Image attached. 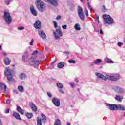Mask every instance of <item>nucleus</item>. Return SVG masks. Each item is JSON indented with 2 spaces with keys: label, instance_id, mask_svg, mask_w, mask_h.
Wrapping results in <instances>:
<instances>
[{
  "label": "nucleus",
  "instance_id": "obj_48",
  "mask_svg": "<svg viewBox=\"0 0 125 125\" xmlns=\"http://www.w3.org/2000/svg\"><path fill=\"white\" fill-rule=\"evenodd\" d=\"M96 16V19H97V22H99V16L98 15L95 14Z\"/></svg>",
  "mask_w": 125,
  "mask_h": 125
},
{
  "label": "nucleus",
  "instance_id": "obj_3",
  "mask_svg": "<svg viewBox=\"0 0 125 125\" xmlns=\"http://www.w3.org/2000/svg\"><path fill=\"white\" fill-rule=\"evenodd\" d=\"M36 6L40 12H43L45 10V5L41 0H37Z\"/></svg>",
  "mask_w": 125,
  "mask_h": 125
},
{
  "label": "nucleus",
  "instance_id": "obj_54",
  "mask_svg": "<svg viewBox=\"0 0 125 125\" xmlns=\"http://www.w3.org/2000/svg\"><path fill=\"white\" fill-rule=\"evenodd\" d=\"M13 92H14V93H16V94H18V91L17 90H14L13 91Z\"/></svg>",
  "mask_w": 125,
  "mask_h": 125
},
{
  "label": "nucleus",
  "instance_id": "obj_1",
  "mask_svg": "<svg viewBox=\"0 0 125 125\" xmlns=\"http://www.w3.org/2000/svg\"><path fill=\"white\" fill-rule=\"evenodd\" d=\"M4 19L8 25H10L12 22V17L10 15V13L8 10H5L4 12Z\"/></svg>",
  "mask_w": 125,
  "mask_h": 125
},
{
  "label": "nucleus",
  "instance_id": "obj_9",
  "mask_svg": "<svg viewBox=\"0 0 125 125\" xmlns=\"http://www.w3.org/2000/svg\"><path fill=\"white\" fill-rule=\"evenodd\" d=\"M120 75L116 74H114L113 75H107L106 78L108 80H110V81H118L119 79H120Z\"/></svg>",
  "mask_w": 125,
  "mask_h": 125
},
{
  "label": "nucleus",
  "instance_id": "obj_56",
  "mask_svg": "<svg viewBox=\"0 0 125 125\" xmlns=\"http://www.w3.org/2000/svg\"><path fill=\"white\" fill-rule=\"evenodd\" d=\"M85 12L86 16H88V10H87V9L85 10Z\"/></svg>",
  "mask_w": 125,
  "mask_h": 125
},
{
  "label": "nucleus",
  "instance_id": "obj_42",
  "mask_svg": "<svg viewBox=\"0 0 125 125\" xmlns=\"http://www.w3.org/2000/svg\"><path fill=\"white\" fill-rule=\"evenodd\" d=\"M47 94L50 98H51L52 97V94H51V92H47Z\"/></svg>",
  "mask_w": 125,
  "mask_h": 125
},
{
  "label": "nucleus",
  "instance_id": "obj_26",
  "mask_svg": "<svg viewBox=\"0 0 125 125\" xmlns=\"http://www.w3.org/2000/svg\"><path fill=\"white\" fill-rule=\"evenodd\" d=\"M115 99L118 101V102H122V101H123V96L116 95Z\"/></svg>",
  "mask_w": 125,
  "mask_h": 125
},
{
  "label": "nucleus",
  "instance_id": "obj_22",
  "mask_svg": "<svg viewBox=\"0 0 125 125\" xmlns=\"http://www.w3.org/2000/svg\"><path fill=\"white\" fill-rule=\"evenodd\" d=\"M64 66L65 63L63 62H60L57 65V67L59 68V69H62V68H64Z\"/></svg>",
  "mask_w": 125,
  "mask_h": 125
},
{
  "label": "nucleus",
  "instance_id": "obj_11",
  "mask_svg": "<svg viewBox=\"0 0 125 125\" xmlns=\"http://www.w3.org/2000/svg\"><path fill=\"white\" fill-rule=\"evenodd\" d=\"M106 106L109 110L111 111H117L118 110V105L117 104H106Z\"/></svg>",
  "mask_w": 125,
  "mask_h": 125
},
{
  "label": "nucleus",
  "instance_id": "obj_27",
  "mask_svg": "<svg viewBox=\"0 0 125 125\" xmlns=\"http://www.w3.org/2000/svg\"><path fill=\"white\" fill-rule=\"evenodd\" d=\"M117 110H120L121 111H125V107L123 105L119 104L117 105Z\"/></svg>",
  "mask_w": 125,
  "mask_h": 125
},
{
  "label": "nucleus",
  "instance_id": "obj_10",
  "mask_svg": "<svg viewBox=\"0 0 125 125\" xmlns=\"http://www.w3.org/2000/svg\"><path fill=\"white\" fill-rule=\"evenodd\" d=\"M52 102L56 107H59L60 106V99L58 98H53L52 99Z\"/></svg>",
  "mask_w": 125,
  "mask_h": 125
},
{
  "label": "nucleus",
  "instance_id": "obj_23",
  "mask_svg": "<svg viewBox=\"0 0 125 125\" xmlns=\"http://www.w3.org/2000/svg\"><path fill=\"white\" fill-rule=\"evenodd\" d=\"M13 116L17 120H22V119H21V117H20V115L19 114V113H18L17 112H14Z\"/></svg>",
  "mask_w": 125,
  "mask_h": 125
},
{
  "label": "nucleus",
  "instance_id": "obj_25",
  "mask_svg": "<svg viewBox=\"0 0 125 125\" xmlns=\"http://www.w3.org/2000/svg\"><path fill=\"white\" fill-rule=\"evenodd\" d=\"M17 110L21 115H24V110H23L20 106L17 107Z\"/></svg>",
  "mask_w": 125,
  "mask_h": 125
},
{
  "label": "nucleus",
  "instance_id": "obj_20",
  "mask_svg": "<svg viewBox=\"0 0 125 125\" xmlns=\"http://www.w3.org/2000/svg\"><path fill=\"white\" fill-rule=\"evenodd\" d=\"M0 89L1 90H4V93H5V91H6L7 86L5 84H3V83H0Z\"/></svg>",
  "mask_w": 125,
  "mask_h": 125
},
{
  "label": "nucleus",
  "instance_id": "obj_47",
  "mask_svg": "<svg viewBox=\"0 0 125 125\" xmlns=\"http://www.w3.org/2000/svg\"><path fill=\"white\" fill-rule=\"evenodd\" d=\"M123 44H124V43H123L122 42H118L117 45H118L119 47H121V46L123 45Z\"/></svg>",
  "mask_w": 125,
  "mask_h": 125
},
{
  "label": "nucleus",
  "instance_id": "obj_63",
  "mask_svg": "<svg viewBox=\"0 0 125 125\" xmlns=\"http://www.w3.org/2000/svg\"><path fill=\"white\" fill-rule=\"evenodd\" d=\"M67 125H71V123H68L67 124Z\"/></svg>",
  "mask_w": 125,
  "mask_h": 125
},
{
  "label": "nucleus",
  "instance_id": "obj_52",
  "mask_svg": "<svg viewBox=\"0 0 125 125\" xmlns=\"http://www.w3.org/2000/svg\"><path fill=\"white\" fill-rule=\"evenodd\" d=\"M62 29H63V30H67V25H64L62 26Z\"/></svg>",
  "mask_w": 125,
  "mask_h": 125
},
{
  "label": "nucleus",
  "instance_id": "obj_64",
  "mask_svg": "<svg viewBox=\"0 0 125 125\" xmlns=\"http://www.w3.org/2000/svg\"><path fill=\"white\" fill-rule=\"evenodd\" d=\"M0 50H1V45H0Z\"/></svg>",
  "mask_w": 125,
  "mask_h": 125
},
{
  "label": "nucleus",
  "instance_id": "obj_33",
  "mask_svg": "<svg viewBox=\"0 0 125 125\" xmlns=\"http://www.w3.org/2000/svg\"><path fill=\"white\" fill-rule=\"evenodd\" d=\"M54 125H61V121H60V120L57 119L56 120Z\"/></svg>",
  "mask_w": 125,
  "mask_h": 125
},
{
  "label": "nucleus",
  "instance_id": "obj_38",
  "mask_svg": "<svg viewBox=\"0 0 125 125\" xmlns=\"http://www.w3.org/2000/svg\"><path fill=\"white\" fill-rule=\"evenodd\" d=\"M54 63H55V61L53 62L51 64H50V67H49V69H53L54 68Z\"/></svg>",
  "mask_w": 125,
  "mask_h": 125
},
{
  "label": "nucleus",
  "instance_id": "obj_59",
  "mask_svg": "<svg viewBox=\"0 0 125 125\" xmlns=\"http://www.w3.org/2000/svg\"><path fill=\"white\" fill-rule=\"evenodd\" d=\"M75 82H76V83H78L79 82V80H78V78H76L75 79Z\"/></svg>",
  "mask_w": 125,
  "mask_h": 125
},
{
  "label": "nucleus",
  "instance_id": "obj_37",
  "mask_svg": "<svg viewBox=\"0 0 125 125\" xmlns=\"http://www.w3.org/2000/svg\"><path fill=\"white\" fill-rule=\"evenodd\" d=\"M87 6H88V9H89V10L93 11V8H92V7H91V6H90V4H89V2H87Z\"/></svg>",
  "mask_w": 125,
  "mask_h": 125
},
{
  "label": "nucleus",
  "instance_id": "obj_17",
  "mask_svg": "<svg viewBox=\"0 0 125 125\" xmlns=\"http://www.w3.org/2000/svg\"><path fill=\"white\" fill-rule=\"evenodd\" d=\"M29 106L31 108L33 112H37V111H38V108L37 107V105H35L34 103H29Z\"/></svg>",
  "mask_w": 125,
  "mask_h": 125
},
{
  "label": "nucleus",
  "instance_id": "obj_2",
  "mask_svg": "<svg viewBox=\"0 0 125 125\" xmlns=\"http://www.w3.org/2000/svg\"><path fill=\"white\" fill-rule=\"evenodd\" d=\"M53 33L55 38L56 40H59L60 39V37H63V32L61 31V28L60 26L57 27L56 28V31L54 30Z\"/></svg>",
  "mask_w": 125,
  "mask_h": 125
},
{
  "label": "nucleus",
  "instance_id": "obj_18",
  "mask_svg": "<svg viewBox=\"0 0 125 125\" xmlns=\"http://www.w3.org/2000/svg\"><path fill=\"white\" fill-rule=\"evenodd\" d=\"M95 75L98 78L102 79V80H104V81H106L107 80V77H106L105 76L102 75L101 73H96Z\"/></svg>",
  "mask_w": 125,
  "mask_h": 125
},
{
  "label": "nucleus",
  "instance_id": "obj_30",
  "mask_svg": "<svg viewBox=\"0 0 125 125\" xmlns=\"http://www.w3.org/2000/svg\"><path fill=\"white\" fill-rule=\"evenodd\" d=\"M74 28L76 31H81V27H80V24L76 23L74 26Z\"/></svg>",
  "mask_w": 125,
  "mask_h": 125
},
{
  "label": "nucleus",
  "instance_id": "obj_21",
  "mask_svg": "<svg viewBox=\"0 0 125 125\" xmlns=\"http://www.w3.org/2000/svg\"><path fill=\"white\" fill-rule=\"evenodd\" d=\"M102 61L100 59H97V60L94 61L93 62H92V65H97L98 64H100Z\"/></svg>",
  "mask_w": 125,
  "mask_h": 125
},
{
  "label": "nucleus",
  "instance_id": "obj_46",
  "mask_svg": "<svg viewBox=\"0 0 125 125\" xmlns=\"http://www.w3.org/2000/svg\"><path fill=\"white\" fill-rule=\"evenodd\" d=\"M6 104L8 105H9L10 104V99H7L6 100Z\"/></svg>",
  "mask_w": 125,
  "mask_h": 125
},
{
  "label": "nucleus",
  "instance_id": "obj_29",
  "mask_svg": "<svg viewBox=\"0 0 125 125\" xmlns=\"http://www.w3.org/2000/svg\"><path fill=\"white\" fill-rule=\"evenodd\" d=\"M26 78H27V76H26V74L24 73H21L20 75V79H21V80H25Z\"/></svg>",
  "mask_w": 125,
  "mask_h": 125
},
{
  "label": "nucleus",
  "instance_id": "obj_14",
  "mask_svg": "<svg viewBox=\"0 0 125 125\" xmlns=\"http://www.w3.org/2000/svg\"><path fill=\"white\" fill-rule=\"evenodd\" d=\"M30 10L33 16H37V15H38V12H37V10L35 9V7L33 5L30 6Z\"/></svg>",
  "mask_w": 125,
  "mask_h": 125
},
{
  "label": "nucleus",
  "instance_id": "obj_24",
  "mask_svg": "<svg viewBox=\"0 0 125 125\" xmlns=\"http://www.w3.org/2000/svg\"><path fill=\"white\" fill-rule=\"evenodd\" d=\"M4 62L5 64L6 65H8L10 64V62H11V61L9 60V58H5L4 59Z\"/></svg>",
  "mask_w": 125,
  "mask_h": 125
},
{
  "label": "nucleus",
  "instance_id": "obj_55",
  "mask_svg": "<svg viewBox=\"0 0 125 125\" xmlns=\"http://www.w3.org/2000/svg\"><path fill=\"white\" fill-rule=\"evenodd\" d=\"M5 113L6 114H8L9 113V109H6Z\"/></svg>",
  "mask_w": 125,
  "mask_h": 125
},
{
  "label": "nucleus",
  "instance_id": "obj_61",
  "mask_svg": "<svg viewBox=\"0 0 125 125\" xmlns=\"http://www.w3.org/2000/svg\"><path fill=\"white\" fill-rule=\"evenodd\" d=\"M64 53H65L66 55H69V53L68 52H64Z\"/></svg>",
  "mask_w": 125,
  "mask_h": 125
},
{
  "label": "nucleus",
  "instance_id": "obj_36",
  "mask_svg": "<svg viewBox=\"0 0 125 125\" xmlns=\"http://www.w3.org/2000/svg\"><path fill=\"white\" fill-rule=\"evenodd\" d=\"M107 10H108V9L106 8V6H105V5H103V9L102 10V11H103V12H106Z\"/></svg>",
  "mask_w": 125,
  "mask_h": 125
},
{
  "label": "nucleus",
  "instance_id": "obj_6",
  "mask_svg": "<svg viewBox=\"0 0 125 125\" xmlns=\"http://www.w3.org/2000/svg\"><path fill=\"white\" fill-rule=\"evenodd\" d=\"M29 63L30 66H34L35 68H37L40 65V61H36L34 56L31 57L29 60Z\"/></svg>",
  "mask_w": 125,
  "mask_h": 125
},
{
  "label": "nucleus",
  "instance_id": "obj_13",
  "mask_svg": "<svg viewBox=\"0 0 125 125\" xmlns=\"http://www.w3.org/2000/svg\"><path fill=\"white\" fill-rule=\"evenodd\" d=\"M28 58H29V51L27 50L22 55V60L24 62H27Z\"/></svg>",
  "mask_w": 125,
  "mask_h": 125
},
{
  "label": "nucleus",
  "instance_id": "obj_50",
  "mask_svg": "<svg viewBox=\"0 0 125 125\" xmlns=\"http://www.w3.org/2000/svg\"><path fill=\"white\" fill-rule=\"evenodd\" d=\"M101 23H100V21H98V28H100V27H101Z\"/></svg>",
  "mask_w": 125,
  "mask_h": 125
},
{
  "label": "nucleus",
  "instance_id": "obj_39",
  "mask_svg": "<svg viewBox=\"0 0 125 125\" xmlns=\"http://www.w3.org/2000/svg\"><path fill=\"white\" fill-rule=\"evenodd\" d=\"M68 63L70 64H76V62L74 60H70L68 61Z\"/></svg>",
  "mask_w": 125,
  "mask_h": 125
},
{
  "label": "nucleus",
  "instance_id": "obj_51",
  "mask_svg": "<svg viewBox=\"0 0 125 125\" xmlns=\"http://www.w3.org/2000/svg\"><path fill=\"white\" fill-rule=\"evenodd\" d=\"M39 52H38V51L35 50L33 53L32 55H35V54H38Z\"/></svg>",
  "mask_w": 125,
  "mask_h": 125
},
{
  "label": "nucleus",
  "instance_id": "obj_5",
  "mask_svg": "<svg viewBox=\"0 0 125 125\" xmlns=\"http://www.w3.org/2000/svg\"><path fill=\"white\" fill-rule=\"evenodd\" d=\"M103 18L106 24H108V25L114 24V20L112 19L110 15L104 14L103 15Z\"/></svg>",
  "mask_w": 125,
  "mask_h": 125
},
{
  "label": "nucleus",
  "instance_id": "obj_12",
  "mask_svg": "<svg viewBox=\"0 0 125 125\" xmlns=\"http://www.w3.org/2000/svg\"><path fill=\"white\" fill-rule=\"evenodd\" d=\"M46 2H48L50 4L54 6H57L58 5V0H44Z\"/></svg>",
  "mask_w": 125,
  "mask_h": 125
},
{
  "label": "nucleus",
  "instance_id": "obj_53",
  "mask_svg": "<svg viewBox=\"0 0 125 125\" xmlns=\"http://www.w3.org/2000/svg\"><path fill=\"white\" fill-rule=\"evenodd\" d=\"M33 43H34V39H32L31 42L30 43V45H33Z\"/></svg>",
  "mask_w": 125,
  "mask_h": 125
},
{
  "label": "nucleus",
  "instance_id": "obj_32",
  "mask_svg": "<svg viewBox=\"0 0 125 125\" xmlns=\"http://www.w3.org/2000/svg\"><path fill=\"white\" fill-rule=\"evenodd\" d=\"M18 89L20 92H24V88L23 87V86H19L18 87Z\"/></svg>",
  "mask_w": 125,
  "mask_h": 125
},
{
  "label": "nucleus",
  "instance_id": "obj_28",
  "mask_svg": "<svg viewBox=\"0 0 125 125\" xmlns=\"http://www.w3.org/2000/svg\"><path fill=\"white\" fill-rule=\"evenodd\" d=\"M56 84H57V86H58V88H59L60 89H62L64 87V85H63V84L59 82L57 83Z\"/></svg>",
  "mask_w": 125,
  "mask_h": 125
},
{
  "label": "nucleus",
  "instance_id": "obj_44",
  "mask_svg": "<svg viewBox=\"0 0 125 125\" xmlns=\"http://www.w3.org/2000/svg\"><path fill=\"white\" fill-rule=\"evenodd\" d=\"M53 23H54V27L56 28H58V27H57V22H56V21H53Z\"/></svg>",
  "mask_w": 125,
  "mask_h": 125
},
{
  "label": "nucleus",
  "instance_id": "obj_43",
  "mask_svg": "<svg viewBox=\"0 0 125 125\" xmlns=\"http://www.w3.org/2000/svg\"><path fill=\"white\" fill-rule=\"evenodd\" d=\"M24 29H25V27H23V26H21L20 27L18 28V30H19V31H22V30H24Z\"/></svg>",
  "mask_w": 125,
  "mask_h": 125
},
{
  "label": "nucleus",
  "instance_id": "obj_19",
  "mask_svg": "<svg viewBox=\"0 0 125 125\" xmlns=\"http://www.w3.org/2000/svg\"><path fill=\"white\" fill-rule=\"evenodd\" d=\"M41 23L40 21H36L34 23V27L36 29H41Z\"/></svg>",
  "mask_w": 125,
  "mask_h": 125
},
{
  "label": "nucleus",
  "instance_id": "obj_49",
  "mask_svg": "<svg viewBox=\"0 0 125 125\" xmlns=\"http://www.w3.org/2000/svg\"><path fill=\"white\" fill-rule=\"evenodd\" d=\"M56 19V20H59V19H61V16L60 15L57 16Z\"/></svg>",
  "mask_w": 125,
  "mask_h": 125
},
{
  "label": "nucleus",
  "instance_id": "obj_16",
  "mask_svg": "<svg viewBox=\"0 0 125 125\" xmlns=\"http://www.w3.org/2000/svg\"><path fill=\"white\" fill-rule=\"evenodd\" d=\"M115 91L117 92V93H123L125 91V89H123V88H121L120 87L115 86L113 88Z\"/></svg>",
  "mask_w": 125,
  "mask_h": 125
},
{
  "label": "nucleus",
  "instance_id": "obj_40",
  "mask_svg": "<svg viewBox=\"0 0 125 125\" xmlns=\"http://www.w3.org/2000/svg\"><path fill=\"white\" fill-rule=\"evenodd\" d=\"M75 8V5L74 4H70L69 9L70 10H73Z\"/></svg>",
  "mask_w": 125,
  "mask_h": 125
},
{
  "label": "nucleus",
  "instance_id": "obj_57",
  "mask_svg": "<svg viewBox=\"0 0 125 125\" xmlns=\"http://www.w3.org/2000/svg\"><path fill=\"white\" fill-rule=\"evenodd\" d=\"M94 30L95 32H96L97 33H98V32H99V29L94 28Z\"/></svg>",
  "mask_w": 125,
  "mask_h": 125
},
{
  "label": "nucleus",
  "instance_id": "obj_4",
  "mask_svg": "<svg viewBox=\"0 0 125 125\" xmlns=\"http://www.w3.org/2000/svg\"><path fill=\"white\" fill-rule=\"evenodd\" d=\"M77 12L79 17L81 19V20H82V21H84V19H85V15H84L83 9V8L81 6H78Z\"/></svg>",
  "mask_w": 125,
  "mask_h": 125
},
{
  "label": "nucleus",
  "instance_id": "obj_15",
  "mask_svg": "<svg viewBox=\"0 0 125 125\" xmlns=\"http://www.w3.org/2000/svg\"><path fill=\"white\" fill-rule=\"evenodd\" d=\"M38 35H39L40 37L42 38L43 40H45L46 39V34L43 30H39L38 31Z\"/></svg>",
  "mask_w": 125,
  "mask_h": 125
},
{
  "label": "nucleus",
  "instance_id": "obj_41",
  "mask_svg": "<svg viewBox=\"0 0 125 125\" xmlns=\"http://www.w3.org/2000/svg\"><path fill=\"white\" fill-rule=\"evenodd\" d=\"M5 3L7 5H9V4H10V0H5L4 1Z\"/></svg>",
  "mask_w": 125,
  "mask_h": 125
},
{
  "label": "nucleus",
  "instance_id": "obj_58",
  "mask_svg": "<svg viewBox=\"0 0 125 125\" xmlns=\"http://www.w3.org/2000/svg\"><path fill=\"white\" fill-rule=\"evenodd\" d=\"M100 34H101V35H102V34H103V31H102V29L100 30Z\"/></svg>",
  "mask_w": 125,
  "mask_h": 125
},
{
  "label": "nucleus",
  "instance_id": "obj_45",
  "mask_svg": "<svg viewBox=\"0 0 125 125\" xmlns=\"http://www.w3.org/2000/svg\"><path fill=\"white\" fill-rule=\"evenodd\" d=\"M59 91V92H60L62 94H64V93H65V92H64V91L62 89H60Z\"/></svg>",
  "mask_w": 125,
  "mask_h": 125
},
{
  "label": "nucleus",
  "instance_id": "obj_34",
  "mask_svg": "<svg viewBox=\"0 0 125 125\" xmlns=\"http://www.w3.org/2000/svg\"><path fill=\"white\" fill-rule=\"evenodd\" d=\"M25 115L28 119H32L33 117V114L32 113H27V114H25Z\"/></svg>",
  "mask_w": 125,
  "mask_h": 125
},
{
  "label": "nucleus",
  "instance_id": "obj_60",
  "mask_svg": "<svg viewBox=\"0 0 125 125\" xmlns=\"http://www.w3.org/2000/svg\"><path fill=\"white\" fill-rule=\"evenodd\" d=\"M0 125H2V122H1V119L0 118Z\"/></svg>",
  "mask_w": 125,
  "mask_h": 125
},
{
  "label": "nucleus",
  "instance_id": "obj_62",
  "mask_svg": "<svg viewBox=\"0 0 125 125\" xmlns=\"http://www.w3.org/2000/svg\"><path fill=\"white\" fill-rule=\"evenodd\" d=\"M3 55L4 56H6V53H4Z\"/></svg>",
  "mask_w": 125,
  "mask_h": 125
},
{
  "label": "nucleus",
  "instance_id": "obj_31",
  "mask_svg": "<svg viewBox=\"0 0 125 125\" xmlns=\"http://www.w3.org/2000/svg\"><path fill=\"white\" fill-rule=\"evenodd\" d=\"M105 60L107 63H109V64H112L114 63V62L112 60H111V59H109V58H106L105 59Z\"/></svg>",
  "mask_w": 125,
  "mask_h": 125
},
{
  "label": "nucleus",
  "instance_id": "obj_35",
  "mask_svg": "<svg viewBox=\"0 0 125 125\" xmlns=\"http://www.w3.org/2000/svg\"><path fill=\"white\" fill-rule=\"evenodd\" d=\"M69 84L71 87H72V88L76 87V84H75L74 82H70Z\"/></svg>",
  "mask_w": 125,
  "mask_h": 125
},
{
  "label": "nucleus",
  "instance_id": "obj_7",
  "mask_svg": "<svg viewBox=\"0 0 125 125\" xmlns=\"http://www.w3.org/2000/svg\"><path fill=\"white\" fill-rule=\"evenodd\" d=\"M11 72L12 71L10 69L6 68L5 69V76L7 77V79L9 82H12V80H13V78L12 77V73Z\"/></svg>",
  "mask_w": 125,
  "mask_h": 125
},
{
  "label": "nucleus",
  "instance_id": "obj_8",
  "mask_svg": "<svg viewBox=\"0 0 125 125\" xmlns=\"http://www.w3.org/2000/svg\"><path fill=\"white\" fill-rule=\"evenodd\" d=\"M41 117L43 118L42 119H40L39 117H37V125H42V123H45L46 121V116L44 114H41Z\"/></svg>",
  "mask_w": 125,
  "mask_h": 125
}]
</instances>
